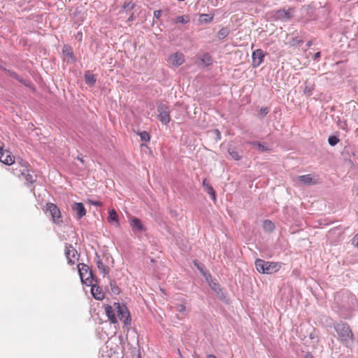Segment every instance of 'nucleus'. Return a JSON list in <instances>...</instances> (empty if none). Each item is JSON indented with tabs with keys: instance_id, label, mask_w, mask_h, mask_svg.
Masks as SVG:
<instances>
[{
	"instance_id": "1",
	"label": "nucleus",
	"mask_w": 358,
	"mask_h": 358,
	"mask_svg": "<svg viewBox=\"0 0 358 358\" xmlns=\"http://www.w3.org/2000/svg\"><path fill=\"white\" fill-rule=\"evenodd\" d=\"M255 266L257 271L264 274L276 273L280 268V264L273 262H266L262 259L255 260Z\"/></svg>"
},
{
	"instance_id": "2",
	"label": "nucleus",
	"mask_w": 358,
	"mask_h": 358,
	"mask_svg": "<svg viewBox=\"0 0 358 358\" xmlns=\"http://www.w3.org/2000/svg\"><path fill=\"white\" fill-rule=\"evenodd\" d=\"M93 282H97V278L94 272H91L90 275L85 278V284L87 286H91V293L92 296L97 300H102L105 296V294L102 289L93 284Z\"/></svg>"
},
{
	"instance_id": "3",
	"label": "nucleus",
	"mask_w": 358,
	"mask_h": 358,
	"mask_svg": "<svg viewBox=\"0 0 358 358\" xmlns=\"http://www.w3.org/2000/svg\"><path fill=\"white\" fill-rule=\"evenodd\" d=\"M334 329L342 343H347L349 340L353 339V334L348 324L336 323L334 325Z\"/></svg>"
},
{
	"instance_id": "4",
	"label": "nucleus",
	"mask_w": 358,
	"mask_h": 358,
	"mask_svg": "<svg viewBox=\"0 0 358 358\" xmlns=\"http://www.w3.org/2000/svg\"><path fill=\"white\" fill-rule=\"evenodd\" d=\"M206 280L211 289L215 293L217 297L224 303H228L229 299L225 290L221 287L220 285L216 280L212 279V276L210 273L208 274V277H206Z\"/></svg>"
},
{
	"instance_id": "5",
	"label": "nucleus",
	"mask_w": 358,
	"mask_h": 358,
	"mask_svg": "<svg viewBox=\"0 0 358 358\" xmlns=\"http://www.w3.org/2000/svg\"><path fill=\"white\" fill-rule=\"evenodd\" d=\"M113 306L119 320L122 321L125 326L130 325L131 322V315L126 305L115 302Z\"/></svg>"
},
{
	"instance_id": "6",
	"label": "nucleus",
	"mask_w": 358,
	"mask_h": 358,
	"mask_svg": "<svg viewBox=\"0 0 358 358\" xmlns=\"http://www.w3.org/2000/svg\"><path fill=\"white\" fill-rule=\"evenodd\" d=\"M158 120L163 124H167L171 121L169 106L160 103L157 106Z\"/></svg>"
},
{
	"instance_id": "7",
	"label": "nucleus",
	"mask_w": 358,
	"mask_h": 358,
	"mask_svg": "<svg viewBox=\"0 0 358 358\" xmlns=\"http://www.w3.org/2000/svg\"><path fill=\"white\" fill-rule=\"evenodd\" d=\"M294 12V8L279 9L274 13L273 16L276 20L287 22L293 17Z\"/></svg>"
},
{
	"instance_id": "8",
	"label": "nucleus",
	"mask_w": 358,
	"mask_h": 358,
	"mask_svg": "<svg viewBox=\"0 0 358 358\" xmlns=\"http://www.w3.org/2000/svg\"><path fill=\"white\" fill-rule=\"evenodd\" d=\"M46 210L50 214L52 221L55 224H59L62 222L61 220V212L59 208L52 203H48L46 204Z\"/></svg>"
},
{
	"instance_id": "9",
	"label": "nucleus",
	"mask_w": 358,
	"mask_h": 358,
	"mask_svg": "<svg viewBox=\"0 0 358 358\" xmlns=\"http://www.w3.org/2000/svg\"><path fill=\"white\" fill-rule=\"evenodd\" d=\"M167 62L173 67H178L185 62L184 55L181 52H175L169 55Z\"/></svg>"
},
{
	"instance_id": "10",
	"label": "nucleus",
	"mask_w": 358,
	"mask_h": 358,
	"mask_svg": "<svg viewBox=\"0 0 358 358\" xmlns=\"http://www.w3.org/2000/svg\"><path fill=\"white\" fill-rule=\"evenodd\" d=\"M71 210L74 213V217L77 220L82 219L86 215L87 212L84 204L81 202H75L71 206Z\"/></svg>"
},
{
	"instance_id": "11",
	"label": "nucleus",
	"mask_w": 358,
	"mask_h": 358,
	"mask_svg": "<svg viewBox=\"0 0 358 358\" xmlns=\"http://www.w3.org/2000/svg\"><path fill=\"white\" fill-rule=\"evenodd\" d=\"M265 54L262 49H257L252 52V66L257 68L263 62Z\"/></svg>"
},
{
	"instance_id": "12",
	"label": "nucleus",
	"mask_w": 358,
	"mask_h": 358,
	"mask_svg": "<svg viewBox=\"0 0 358 358\" xmlns=\"http://www.w3.org/2000/svg\"><path fill=\"white\" fill-rule=\"evenodd\" d=\"M65 255L68 260V263L73 265L75 264L74 259H78V253L71 245H69L66 246Z\"/></svg>"
},
{
	"instance_id": "13",
	"label": "nucleus",
	"mask_w": 358,
	"mask_h": 358,
	"mask_svg": "<svg viewBox=\"0 0 358 358\" xmlns=\"http://www.w3.org/2000/svg\"><path fill=\"white\" fill-rule=\"evenodd\" d=\"M0 162L6 165H10L15 163L13 157L7 150H3L0 147Z\"/></svg>"
},
{
	"instance_id": "14",
	"label": "nucleus",
	"mask_w": 358,
	"mask_h": 358,
	"mask_svg": "<svg viewBox=\"0 0 358 358\" xmlns=\"http://www.w3.org/2000/svg\"><path fill=\"white\" fill-rule=\"evenodd\" d=\"M79 275L83 283H85V278L90 275V271L93 272L92 269L85 264L81 263L78 265Z\"/></svg>"
},
{
	"instance_id": "15",
	"label": "nucleus",
	"mask_w": 358,
	"mask_h": 358,
	"mask_svg": "<svg viewBox=\"0 0 358 358\" xmlns=\"http://www.w3.org/2000/svg\"><path fill=\"white\" fill-rule=\"evenodd\" d=\"M130 225L134 232L142 233L146 230L141 220L137 217H133L131 220Z\"/></svg>"
},
{
	"instance_id": "16",
	"label": "nucleus",
	"mask_w": 358,
	"mask_h": 358,
	"mask_svg": "<svg viewBox=\"0 0 358 358\" xmlns=\"http://www.w3.org/2000/svg\"><path fill=\"white\" fill-rule=\"evenodd\" d=\"M3 71H5L7 73V74L9 75L10 77L16 79L17 81H19L24 86L27 87H31V83L29 80L22 78L21 76L17 75L15 71L6 69H3Z\"/></svg>"
},
{
	"instance_id": "17",
	"label": "nucleus",
	"mask_w": 358,
	"mask_h": 358,
	"mask_svg": "<svg viewBox=\"0 0 358 358\" xmlns=\"http://www.w3.org/2000/svg\"><path fill=\"white\" fill-rule=\"evenodd\" d=\"M20 164H21V167L22 168L20 169V173L22 176H24V178L27 182L29 183H33L34 182L33 179V176L31 174L28 173L27 169V163L26 162H24L22 159H20Z\"/></svg>"
},
{
	"instance_id": "18",
	"label": "nucleus",
	"mask_w": 358,
	"mask_h": 358,
	"mask_svg": "<svg viewBox=\"0 0 358 358\" xmlns=\"http://www.w3.org/2000/svg\"><path fill=\"white\" fill-rule=\"evenodd\" d=\"M115 310L114 306L112 307L110 305H107L105 306V313L106 316L108 317V320L110 321L113 324H117V319L115 316Z\"/></svg>"
},
{
	"instance_id": "19",
	"label": "nucleus",
	"mask_w": 358,
	"mask_h": 358,
	"mask_svg": "<svg viewBox=\"0 0 358 358\" xmlns=\"http://www.w3.org/2000/svg\"><path fill=\"white\" fill-rule=\"evenodd\" d=\"M199 60L198 64L201 65L203 67H208L213 62V59L209 53L203 54L199 58Z\"/></svg>"
},
{
	"instance_id": "20",
	"label": "nucleus",
	"mask_w": 358,
	"mask_h": 358,
	"mask_svg": "<svg viewBox=\"0 0 358 358\" xmlns=\"http://www.w3.org/2000/svg\"><path fill=\"white\" fill-rule=\"evenodd\" d=\"M227 151L232 159L236 161H239L243 157V151L238 150L236 147L229 146Z\"/></svg>"
},
{
	"instance_id": "21",
	"label": "nucleus",
	"mask_w": 358,
	"mask_h": 358,
	"mask_svg": "<svg viewBox=\"0 0 358 358\" xmlns=\"http://www.w3.org/2000/svg\"><path fill=\"white\" fill-rule=\"evenodd\" d=\"M95 262H96L97 268L101 271V273L103 274V275L108 274L109 268L103 264L101 259H100V257L99 256V255L97 253H96Z\"/></svg>"
},
{
	"instance_id": "22",
	"label": "nucleus",
	"mask_w": 358,
	"mask_h": 358,
	"mask_svg": "<svg viewBox=\"0 0 358 358\" xmlns=\"http://www.w3.org/2000/svg\"><path fill=\"white\" fill-rule=\"evenodd\" d=\"M108 221L110 224L119 226L118 215L115 209H110L108 212Z\"/></svg>"
},
{
	"instance_id": "23",
	"label": "nucleus",
	"mask_w": 358,
	"mask_h": 358,
	"mask_svg": "<svg viewBox=\"0 0 358 358\" xmlns=\"http://www.w3.org/2000/svg\"><path fill=\"white\" fill-rule=\"evenodd\" d=\"M85 83L90 86L94 85L96 78L94 74L91 73L90 71H87L85 73Z\"/></svg>"
},
{
	"instance_id": "24",
	"label": "nucleus",
	"mask_w": 358,
	"mask_h": 358,
	"mask_svg": "<svg viewBox=\"0 0 358 358\" xmlns=\"http://www.w3.org/2000/svg\"><path fill=\"white\" fill-rule=\"evenodd\" d=\"M247 143L252 145L253 148L257 149L262 152L269 150V148L267 146L259 141H248Z\"/></svg>"
},
{
	"instance_id": "25",
	"label": "nucleus",
	"mask_w": 358,
	"mask_h": 358,
	"mask_svg": "<svg viewBox=\"0 0 358 358\" xmlns=\"http://www.w3.org/2000/svg\"><path fill=\"white\" fill-rule=\"evenodd\" d=\"M263 229L266 232H272L275 229V225L270 220H266L262 224Z\"/></svg>"
},
{
	"instance_id": "26",
	"label": "nucleus",
	"mask_w": 358,
	"mask_h": 358,
	"mask_svg": "<svg viewBox=\"0 0 358 358\" xmlns=\"http://www.w3.org/2000/svg\"><path fill=\"white\" fill-rule=\"evenodd\" d=\"M298 179H299V182H301L305 185H310L313 183V178L310 174L299 176Z\"/></svg>"
},
{
	"instance_id": "27",
	"label": "nucleus",
	"mask_w": 358,
	"mask_h": 358,
	"mask_svg": "<svg viewBox=\"0 0 358 358\" xmlns=\"http://www.w3.org/2000/svg\"><path fill=\"white\" fill-rule=\"evenodd\" d=\"M189 22H190V17H189V15L177 16L174 19V23L175 24H178V23L187 24V23Z\"/></svg>"
},
{
	"instance_id": "28",
	"label": "nucleus",
	"mask_w": 358,
	"mask_h": 358,
	"mask_svg": "<svg viewBox=\"0 0 358 358\" xmlns=\"http://www.w3.org/2000/svg\"><path fill=\"white\" fill-rule=\"evenodd\" d=\"M229 34V29L227 27H222L220 29L217 34V37L220 39H224Z\"/></svg>"
},
{
	"instance_id": "29",
	"label": "nucleus",
	"mask_w": 358,
	"mask_h": 358,
	"mask_svg": "<svg viewBox=\"0 0 358 358\" xmlns=\"http://www.w3.org/2000/svg\"><path fill=\"white\" fill-rule=\"evenodd\" d=\"M204 189V191L208 193L211 199L215 201H216V193L215 189H213V186L211 185H209L208 186L206 187Z\"/></svg>"
},
{
	"instance_id": "30",
	"label": "nucleus",
	"mask_w": 358,
	"mask_h": 358,
	"mask_svg": "<svg viewBox=\"0 0 358 358\" xmlns=\"http://www.w3.org/2000/svg\"><path fill=\"white\" fill-rule=\"evenodd\" d=\"M314 90V85L308 82H306L305 87L303 89V94L308 96L312 94V92Z\"/></svg>"
},
{
	"instance_id": "31",
	"label": "nucleus",
	"mask_w": 358,
	"mask_h": 358,
	"mask_svg": "<svg viewBox=\"0 0 358 358\" xmlns=\"http://www.w3.org/2000/svg\"><path fill=\"white\" fill-rule=\"evenodd\" d=\"M213 20V15L209 14H201L199 16V20L202 23H209Z\"/></svg>"
},
{
	"instance_id": "32",
	"label": "nucleus",
	"mask_w": 358,
	"mask_h": 358,
	"mask_svg": "<svg viewBox=\"0 0 358 358\" xmlns=\"http://www.w3.org/2000/svg\"><path fill=\"white\" fill-rule=\"evenodd\" d=\"M110 289H111V292L113 294H116V295L120 294V289L117 287L115 280L110 281Z\"/></svg>"
},
{
	"instance_id": "33",
	"label": "nucleus",
	"mask_w": 358,
	"mask_h": 358,
	"mask_svg": "<svg viewBox=\"0 0 358 358\" xmlns=\"http://www.w3.org/2000/svg\"><path fill=\"white\" fill-rule=\"evenodd\" d=\"M194 265L196 266V268L199 270L201 273L206 278L208 277V274L209 273H206L205 271L204 265L199 263L197 261L194 262Z\"/></svg>"
},
{
	"instance_id": "34",
	"label": "nucleus",
	"mask_w": 358,
	"mask_h": 358,
	"mask_svg": "<svg viewBox=\"0 0 358 358\" xmlns=\"http://www.w3.org/2000/svg\"><path fill=\"white\" fill-rule=\"evenodd\" d=\"M339 142V138L336 136H330L328 138V143L331 146H335Z\"/></svg>"
},
{
	"instance_id": "35",
	"label": "nucleus",
	"mask_w": 358,
	"mask_h": 358,
	"mask_svg": "<svg viewBox=\"0 0 358 358\" xmlns=\"http://www.w3.org/2000/svg\"><path fill=\"white\" fill-rule=\"evenodd\" d=\"M139 136L141 137V140L142 141L148 142L150 141V134L147 131H141L139 133Z\"/></svg>"
},
{
	"instance_id": "36",
	"label": "nucleus",
	"mask_w": 358,
	"mask_h": 358,
	"mask_svg": "<svg viewBox=\"0 0 358 358\" xmlns=\"http://www.w3.org/2000/svg\"><path fill=\"white\" fill-rule=\"evenodd\" d=\"M134 7H135V4L134 3H132L131 1L124 3L122 6V8L124 10H132L134 8Z\"/></svg>"
},
{
	"instance_id": "37",
	"label": "nucleus",
	"mask_w": 358,
	"mask_h": 358,
	"mask_svg": "<svg viewBox=\"0 0 358 358\" xmlns=\"http://www.w3.org/2000/svg\"><path fill=\"white\" fill-rule=\"evenodd\" d=\"M63 53L66 55H68L69 56L72 60L75 61L76 59V57L74 56V54L73 52V51L71 50V48H69V49H64L63 50Z\"/></svg>"
},
{
	"instance_id": "38",
	"label": "nucleus",
	"mask_w": 358,
	"mask_h": 358,
	"mask_svg": "<svg viewBox=\"0 0 358 358\" xmlns=\"http://www.w3.org/2000/svg\"><path fill=\"white\" fill-rule=\"evenodd\" d=\"M176 310L178 313H183L186 311V306L184 304H177L175 307Z\"/></svg>"
},
{
	"instance_id": "39",
	"label": "nucleus",
	"mask_w": 358,
	"mask_h": 358,
	"mask_svg": "<svg viewBox=\"0 0 358 358\" xmlns=\"http://www.w3.org/2000/svg\"><path fill=\"white\" fill-rule=\"evenodd\" d=\"M260 113L263 115V116H266L269 113V109L267 107H262L260 108Z\"/></svg>"
},
{
	"instance_id": "40",
	"label": "nucleus",
	"mask_w": 358,
	"mask_h": 358,
	"mask_svg": "<svg viewBox=\"0 0 358 358\" xmlns=\"http://www.w3.org/2000/svg\"><path fill=\"white\" fill-rule=\"evenodd\" d=\"M162 11L161 10H156L154 11V18L159 19L162 15Z\"/></svg>"
},
{
	"instance_id": "41",
	"label": "nucleus",
	"mask_w": 358,
	"mask_h": 358,
	"mask_svg": "<svg viewBox=\"0 0 358 358\" xmlns=\"http://www.w3.org/2000/svg\"><path fill=\"white\" fill-rule=\"evenodd\" d=\"M75 37H76V39L78 40L79 42H81L82 40H83V33L82 31H78L76 35H75Z\"/></svg>"
},
{
	"instance_id": "42",
	"label": "nucleus",
	"mask_w": 358,
	"mask_h": 358,
	"mask_svg": "<svg viewBox=\"0 0 358 358\" xmlns=\"http://www.w3.org/2000/svg\"><path fill=\"white\" fill-rule=\"evenodd\" d=\"M352 242L355 246L358 248V233L352 238Z\"/></svg>"
},
{
	"instance_id": "43",
	"label": "nucleus",
	"mask_w": 358,
	"mask_h": 358,
	"mask_svg": "<svg viewBox=\"0 0 358 358\" xmlns=\"http://www.w3.org/2000/svg\"><path fill=\"white\" fill-rule=\"evenodd\" d=\"M90 202L92 205L95 206H102V203L99 201L90 200Z\"/></svg>"
},
{
	"instance_id": "44",
	"label": "nucleus",
	"mask_w": 358,
	"mask_h": 358,
	"mask_svg": "<svg viewBox=\"0 0 358 358\" xmlns=\"http://www.w3.org/2000/svg\"><path fill=\"white\" fill-rule=\"evenodd\" d=\"M320 57H321V52H317L313 56V59L314 61H317V62Z\"/></svg>"
},
{
	"instance_id": "45",
	"label": "nucleus",
	"mask_w": 358,
	"mask_h": 358,
	"mask_svg": "<svg viewBox=\"0 0 358 358\" xmlns=\"http://www.w3.org/2000/svg\"><path fill=\"white\" fill-rule=\"evenodd\" d=\"M293 42L294 43V44H300L303 42V41L299 38L298 37H295L293 38Z\"/></svg>"
},
{
	"instance_id": "46",
	"label": "nucleus",
	"mask_w": 358,
	"mask_h": 358,
	"mask_svg": "<svg viewBox=\"0 0 358 358\" xmlns=\"http://www.w3.org/2000/svg\"><path fill=\"white\" fill-rule=\"evenodd\" d=\"M209 185H210V184L207 181V179L205 178L202 182L203 187L205 188L206 187L208 186Z\"/></svg>"
},
{
	"instance_id": "47",
	"label": "nucleus",
	"mask_w": 358,
	"mask_h": 358,
	"mask_svg": "<svg viewBox=\"0 0 358 358\" xmlns=\"http://www.w3.org/2000/svg\"><path fill=\"white\" fill-rule=\"evenodd\" d=\"M215 132L216 133L217 138L220 139L221 138V134L218 129H215Z\"/></svg>"
},
{
	"instance_id": "48",
	"label": "nucleus",
	"mask_w": 358,
	"mask_h": 358,
	"mask_svg": "<svg viewBox=\"0 0 358 358\" xmlns=\"http://www.w3.org/2000/svg\"><path fill=\"white\" fill-rule=\"evenodd\" d=\"M304 358H315V357H313V355L310 352H307L305 355Z\"/></svg>"
},
{
	"instance_id": "49",
	"label": "nucleus",
	"mask_w": 358,
	"mask_h": 358,
	"mask_svg": "<svg viewBox=\"0 0 358 358\" xmlns=\"http://www.w3.org/2000/svg\"><path fill=\"white\" fill-rule=\"evenodd\" d=\"M312 45H313V42H312L311 41H308L306 43V46H307V47H310Z\"/></svg>"
},
{
	"instance_id": "50",
	"label": "nucleus",
	"mask_w": 358,
	"mask_h": 358,
	"mask_svg": "<svg viewBox=\"0 0 358 358\" xmlns=\"http://www.w3.org/2000/svg\"><path fill=\"white\" fill-rule=\"evenodd\" d=\"M134 20V13H132L128 18V21H132Z\"/></svg>"
},
{
	"instance_id": "51",
	"label": "nucleus",
	"mask_w": 358,
	"mask_h": 358,
	"mask_svg": "<svg viewBox=\"0 0 358 358\" xmlns=\"http://www.w3.org/2000/svg\"><path fill=\"white\" fill-rule=\"evenodd\" d=\"M178 355H179V356H180V358H185V357L182 355V354H181V352H180V350L179 349H178Z\"/></svg>"
},
{
	"instance_id": "52",
	"label": "nucleus",
	"mask_w": 358,
	"mask_h": 358,
	"mask_svg": "<svg viewBox=\"0 0 358 358\" xmlns=\"http://www.w3.org/2000/svg\"><path fill=\"white\" fill-rule=\"evenodd\" d=\"M208 358H217V357L213 355H208Z\"/></svg>"
},
{
	"instance_id": "53",
	"label": "nucleus",
	"mask_w": 358,
	"mask_h": 358,
	"mask_svg": "<svg viewBox=\"0 0 358 358\" xmlns=\"http://www.w3.org/2000/svg\"><path fill=\"white\" fill-rule=\"evenodd\" d=\"M0 68H1L2 70H3V69H6L4 66H1V64H0Z\"/></svg>"
},
{
	"instance_id": "54",
	"label": "nucleus",
	"mask_w": 358,
	"mask_h": 358,
	"mask_svg": "<svg viewBox=\"0 0 358 358\" xmlns=\"http://www.w3.org/2000/svg\"><path fill=\"white\" fill-rule=\"evenodd\" d=\"M79 160H80L81 162H83V159H81V157H79L78 158Z\"/></svg>"
},
{
	"instance_id": "55",
	"label": "nucleus",
	"mask_w": 358,
	"mask_h": 358,
	"mask_svg": "<svg viewBox=\"0 0 358 358\" xmlns=\"http://www.w3.org/2000/svg\"><path fill=\"white\" fill-rule=\"evenodd\" d=\"M79 160H80L81 162H83V159H81V157H79L78 158Z\"/></svg>"
},
{
	"instance_id": "56",
	"label": "nucleus",
	"mask_w": 358,
	"mask_h": 358,
	"mask_svg": "<svg viewBox=\"0 0 358 358\" xmlns=\"http://www.w3.org/2000/svg\"><path fill=\"white\" fill-rule=\"evenodd\" d=\"M340 127H341V129H344V125H341V126H340Z\"/></svg>"
},
{
	"instance_id": "57",
	"label": "nucleus",
	"mask_w": 358,
	"mask_h": 358,
	"mask_svg": "<svg viewBox=\"0 0 358 358\" xmlns=\"http://www.w3.org/2000/svg\"><path fill=\"white\" fill-rule=\"evenodd\" d=\"M310 337L311 339L313 338V336L312 334H310Z\"/></svg>"
},
{
	"instance_id": "58",
	"label": "nucleus",
	"mask_w": 358,
	"mask_h": 358,
	"mask_svg": "<svg viewBox=\"0 0 358 358\" xmlns=\"http://www.w3.org/2000/svg\"><path fill=\"white\" fill-rule=\"evenodd\" d=\"M357 190H358V186H357Z\"/></svg>"
}]
</instances>
